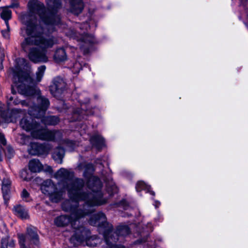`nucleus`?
Returning a JSON list of instances; mask_svg holds the SVG:
<instances>
[{
	"label": "nucleus",
	"instance_id": "c756f323",
	"mask_svg": "<svg viewBox=\"0 0 248 248\" xmlns=\"http://www.w3.org/2000/svg\"><path fill=\"white\" fill-rule=\"evenodd\" d=\"M7 244V239L4 238L1 240V248H6Z\"/></svg>",
	"mask_w": 248,
	"mask_h": 248
},
{
	"label": "nucleus",
	"instance_id": "b1692460",
	"mask_svg": "<svg viewBox=\"0 0 248 248\" xmlns=\"http://www.w3.org/2000/svg\"><path fill=\"white\" fill-rule=\"evenodd\" d=\"M46 69L45 66H41L38 68V70L36 73V80L37 82H40L43 78L44 72Z\"/></svg>",
	"mask_w": 248,
	"mask_h": 248
},
{
	"label": "nucleus",
	"instance_id": "ddd939ff",
	"mask_svg": "<svg viewBox=\"0 0 248 248\" xmlns=\"http://www.w3.org/2000/svg\"><path fill=\"white\" fill-rule=\"evenodd\" d=\"M15 214L22 219H26L29 217L28 211L21 205H17L14 208Z\"/></svg>",
	"mask_w": 248,
	"mask_h": 248
},
{
	"label": "nucleus",
	"instance_id": "473e14b6",
	"mask_svg": "<svg viewBox=\"0 0 248 248\" xmlns=\"http://www.w3.org/2000/svg\"><path fill=\"white\" fill-rule=\"evenodd\" d=\"M8 151L9 152V155H8V157L10 158L13 155L14 151L12 148L10 147L8 148Z\"/></svg>",
	"mask_w": 248,
	"mask_h": 248
},
{
	"label": "nucleus",
	"instance_id": "e433bc0d",
	"mask_svg": "<svg viewBox=\"0 0 248 248\" xmlns=\"http://www.w3.org/2000/svg\"><path fill=\"white\" fill-rule=\"evenodd\" d=\"M160 202L158 201H155V206L156 208L158 207L160 205Z\"/></svg>",
	"mask_w": 248,
	"mask_h": 248
},
{
	"label": "nucleus",
	"instance_id": "5701e85b",
	"mask_svg": "<svg viewBox=\"0 0 248 248\" xmlns=\"http://www.w3.org/2000/svg\"><path fill=\"white\" fill-rule=\"evenodd\" d=\"M79 40L86 44H92L94 42L93 36L92 35L87 34L82 35Z\"/></svg>",
	"mask_w": 248,
	"mask_h": 248
},
{
	"label": "nucleus",
	"instance_id": "f257e3e1",
	"mask_svg": "<svg viewBox=\"0 0 248 248\" xmlns=\"http://www.w3.org/2000/svg\"><path fill=\"white\" fill-rule=\"evenodd\" d=\"M46 2L48 6L52 8L51 11L50 10L46 11L42 3L37 0H31L28 3L30 14L24 15L22 18L26 29H22L21 34L27 36L22 44V48L27 51L29 45H34L41 48V50L36 48H31L29 57L34 62H47L45 50L51 47L55 43L52 39H45L41 34L37 33L34 24L28 20L32 18V16L36 18L35 15H38L41 21L48 26L56 25L60 21L59 17L55 15V9L59 6L60 0H46Z\"/></svg>",
	"mask_w": 248,
	"mask_h": 248
},
{
	"label": "nucleus",
	"instance_id": "20e7f679",
	"mask_svg": "<svg viewBox=\"0 0 248 248\" xmlns=\"http://www.w3.org/2000/svg\"><path fill=\"white\" fill-rule=\"evenodd\" d=\"M31 118H23L20 121L21 127L27 131H31V136L37 139L46 140H54L57 136L60 135L59 132L50 131L46 128H43L37 124L31 121Z\"/></svg>",
	"mask_w": 248,
	"mask_h": 248
},
{
	"label": "nucleus",
	"instance_id": "6ab92c4d",
	"mask_svg": "<svg viewBox=\"0 0 248 248\" xmlns=\"http://www.w3.org/2000/svg\"><path fill=\"white\" fill-rule=\"evenodd\" d=\"M55 60L57 62H62L66 59L65 50L63 48L58 49L54 54Z\"/></svg>",
	"mask_w": 248,
	"mask_h": 248
},
{
	"label": "nucleus",
	"instance_id": "f3484780",
	"mask_svg": "<svg viewBox=\"0 0 248 248\" xmlns=\"http://www.w3.org/2000/svg\"><path fill=\"white\" fill-rule=\"evenodd\" d=\"M64 155V150L63 148H57L53 153V159L58 163H62V159Z\"/></svg>",
	"mask_w": 248,
	"mask_h": 248
},
{
	"label": "nucleus",
	"instance_id": "6e6552de",
	"mask_svg": "<svg viewBox=\"0 0 248 248\" xmlns=\"http://www.w3.org/2000/svg\"><path fill=\"white\" fill-rule=\"evenodd\" d=\"M64 87L65 83L63 80L60 78H56L53 80L50 86V91L53 95L56 96L61 93Z\"/></svg>",
	"mask_w": 248,
	"mask_h": 248
},
{
	"label": "nucleus",
	"instance_id": "a878e982",
	"mask_svg": "<svg viewBox=\"0 0 248 248\" xmlns=\"http://www.w3.org/2000/svg\"><path fill=\"white\" fill-rule=\"evenodd\" d=\"M21 197L22 199L26 202H30L31 200L29 193L25 189L22 191Z\"/></svg>",
	"mask_w": 248,
	"mask_h": 248
},
{
	"label": "nucleus",
	"instance_id": "39448f33",
	"mask_svg": "<svg viewBox=\"0 0 248 248\" xmlns=\"http://www.w3.org/2000/svg\"><path fill=\"white\" fill-rule=\"evenodd\" d=\"M20 248H26V245L33 244L38 245L39 244V237L34 228L29 227L27 229V234L18 235Z\"/></svg>",
	"mask_w": 248,
	"mask_h": 248
},
{
	"label": "nucleus",
	"instance_id": "c85d7f7f",
	"mask_svg": "<svg viewBox=\"0 0 248 248\" xmlns=\"http://www.w3.org/2000/svg\"><path fill=\"white\" fill-rule=\"evenodd\" d=\"M9 30L7 28L5 31H1L3 36L5 38H9Z\"/></svg>",
	"mask_w": 248,
	"mask_h": 248
},
{
	"label": "nucleus",
	"instance_id": "393cba45",
	"mask_svg": "<svg viewBox=\"0 0 248 248\" xmlns=\"http://www.w3.org/2000/svg\"><path fill=\"white\" fill-rule=\"evenodd\" d=\"M8 105L9 106L14 105H18L19 104H21L22 105L24 106L26 105V103L24 101H20L18 99L15 98L14 97L10 96L9 98V100L8 101Z\"/></svg>",
	"mask_w": 248,
	"mask_h": 248
},
{
	"label": "nucleus",
	"instance_id": "7c9ffc66",
	"mask_svg": "<svg viewBox=\"0 0 248 248\" xmlns=\"http://www.w3.org/2000/svg\"><path fill=\"white\" fill-rule=\"evenodd\" d=\"M0 142L3 145L6 144V140L4 135L0 133Z\"/></svg>",
	"mask_w": 248,
	"mask_h": 248
},
{
	"label": "nucleus",
	"instance_id": "9d476101",
	"mask_svg": "<svg viewBox=\"0 0 248 248\" xmlns=\"http://www.w3.org/2000/svg\"><path fill=\"white\" fill-rule=\"evenodd\" d=\"M11 182L8 178L4 179L2 183L1 190L3 197L5 201H8L10 198V187Z\"/></svg>",
	"mask_w": 248,
	"mask_h": 248
},
{
	"label": "nucleus",
	"instance_id": "c9c22d12",
	"mask_svg": "<svg viewBox=\"0 0 248 248\" xmlns=\"http://www.w3.org/2000/svg\"><path fill=\"white\" fill-rule=\"evenodd\" d=\"M9 246L11 247H13L15 246V242L12 240L9 244Z\"/></svg>",
	"mask_w": 248,
	"mask_h": 248
},
{
	"label": "nucleus",
	"instance_id": "ea45409f",
	"mask_svg": "<svg viewBox=\"0 0 248 248\" xmlns=\"http://www.w3.org/2000/svg\"><path fill=\"white\" fill-rule=\"evenodd\" d=\"M105 239H106V241H107V242H108V239L107 237H105Z\"/></svg>",
	"mask_w": 248,
	"mask_h": 248
},
{
	"label": "nucleus",
	"instance_id": "37998d69",
	"mask_svg": "<svg viewBox=\"0 0 248 248\" xmlns=\"http://www.w3.org/2000/svg\"><path fill=\"white\" fill-rule=\"evenodd\" d=\"M89 210H90L91 212H92L93 211V209H89Z\"/></svg>",
	"mask_w": 248,
	"mask_h": 248
},
{
	"label": "nucleus",
	"instance_id": "423d86ee",
	"mask_svg": "<svg viewBox=\"0 0 248 248\" xmlns=\"http://www.w3.org/2000/svg\"><path fill=\"white\" fill-rule=\"evenodd\" d=\"M41 189L42 192L48 195L52 202H57L61 199V194L57 192L55 186L51 180L44 181Z\"/></svg>",
	"mask_w": 248,
	"mask_h": 248
},
{
	"label": "nucleus",
	"instance_id": "58836bf2",
	"mask_svg": "<svg viewBox=\"0 0 248 248\" xmlns=\"http://www.w3.org/2000/svg\"><path fill=\"white\" fill-rule=\"evenodd\" d=\"M84 25L85 26H86V27H87L88 26V24L87 23H85V24H84Z\"/></svg>",
	"mask_w": 248,
	"mask_h": 248
},
{
	"label": "nucleus",
	"instance_id": "9b49d317",
	"mask_svg": "<svg viewBox=\"0 0 248 248\" xmlns=\"http://www.w3.org/2000/svg\"><path fill=\"white\" fill-rule=\"evenodd\" d=\"M71 5V11L75 15L80 14L83 8V3L81 0H72Z\"/></svg>",
	"mask_w": 248,
	"mask_h": 248
},
{
	"label": "nucleus",
	"instance_id": "412c9836",
	"mask_svg": "<svg viewBox=\"0 0 248 248\" xmlns=\"http://www.w3.org/2000/svg\"><path fill=\"white\" fill-rule=\"evenodd\" d=\"M42 146L38 145L36 143H31V148L29 149V152L31 155H36L41 153Z\"/></svg>",
	"mask_w": 248,
	"mask_h": 248
},
{
	"label": "nucleus",
	"instance_id": "2eb2a0df",
	"mask_svg": "<svg viewBox=\"0 0 248 248\" xmlns=\"http://www.w3.org/2000/svg\"><path fill=\"white\" fill-rule=\"evenodd\" d=\"M106 221V217L103 213H100L94 215L93 218L90 220V224L92 225H99L100 223H103Z\"/></svg>",
	"mask_w": 248,
	"mask_h": 248
},
{
	"label": "nucleus",
	"instance_id": "2f4dec72",
	"mask_svg": "<svg viewBox=\"0 0 248 248\" xmlns=\"http://www.w3.org/2000/svg\"><path fill=\"white\" fill-rule=\"evenodd\" d=\"M74 145V143L72 141H70L68 142L67 143V150H68L69 151H72L73 150V145Z\"/></svg>",
	"mask_w": 248,
	"mask_h": 248
},
{
	"label": "nucleus",
	"instance_id": "4c0bfd02",
	"mask_svg": "<svg viewBox=\"0 0 248 248\" xmlns=\"http://www.w3.org/2000/svg\"><path fill=\"white\" fill-rule=\"evenodd\" d=\"M18 61L19 62L21 63V62H25V60L24 59H18Z\"/></svg>",
	"mask_w": 248,
	"mask_h": 248
},
{
	"label": "nucleus",
	"instance_id": "bb28decb",
	"mask_svg": "<svg viewBox=\"0 0 248 248\" xmlns=\"http://www.w3.org/2000/svg\"><path fill=\"white\" fill-rule=\"evenodd\" d=\"M20 177L24 180L28 181L29 179L28 171L26 170H22L20 173Z\"/></svg>",
	"mask_w": 248,
	"mask_h": 248
},
{
	"label": "nucleus",
	"instance_id": "f8f14e48",
	"mask_svg": "<svg viewBox=\"0 0 248 248\" xmlns=\"http://www.w3.org/2000/svg\"><path fill=\"white\" fill-rule=\"evenodd\" d=\"M0 115L1 117L5 120L6 123L14 122L16 121V119L20 116L21 112L19 110L15 109L12 110L11 113V116L9 117H5L4 112L0 109Z\"/></svg>",
	"mask_w": 248,
	"mask_h": 248
},
{
	"label": "nucleus",
	"instance_id": "aec40b11",
	"mask_svg": "<svg viewBox=\"0 0 248 248\" xmlns=\"http://www.w3.org/2000/svg\"><path fill=\"white\" fill-rule=\"evenodd\" d=\"M136 189L137 191H140L141 190H144L147 192H149L152 195L154 196L155 193L154 191L150 190V186L147 185L143 181H139L137 183Z\"/></svg>",
	"mask_w": 248,
	"mask_h": 248
},
{
	"label": "nucleus",
	"instance_id": "a211bd4d",
	"mask_svg": "<svg viewBox=\"0 0 248 248\" xmlns=\"http://www.w3.org/2000/svg\"><path fill=\"white\" fill-rule=\"evenodd\" d=\"M11 11L7 8H3L0 14L1 17L5 21L6 28H7L8 30L9 29L8 20L11 17Z\"/></svg>",
	"mask_w": 248,
	"mask_h": 248
},
{
	"label": "nucleus",
	"instance_id": "f03ea898",
	"mask_svg": "<svg viewBox=\"0 0 248 248\" xmlns=\"http://www.w3.org/2000/svg\"><path fill=\"white\" fill-rule=\"evenodd\" d=\"M73 174L68 170L61 168L55 174V177L58 179L64 180L67 184L66 189L69 198L77 200L79 198H102V194L99 191L101 187L100 180L94 176H91L88 183V187L92 192L85 194L83 189V181L81 179H72Z\"/></svg>",
	"mask_w": 248,
	"mask_h": 248
},
{
	"label": "nucleus",
	"instance_id": "0eeeda50",
	"mask_svg": "<svg viewBox=\"0 0 248 248\" xmlns=\"http://www.w3.org/2000/svg\"><path fill=\"white\" fill-rule=\"evenodd\" d=\"M39 106L35 107L29 111V114L37 118H41L44 115L47 108L49 103L46 98L42 96H39L37 98Z\"/></svg>",
	"mask_w": 248,
	"mask_h": 248
},
{
	"label": "nucleus",
	"instance_id": "cd10ccee",
	"mask_svg": "<svg viewBox=\"0 0 248 248\" xmlns=\"http://www.w3.org/2000/svg\"><path fill=\"white\" fill-rule=\"evenodd\" d=\"M119 233L122 235H126L129 233V229L128 227L124 226L121 229Z\"/></svg>",
	"mask_w": 248,
	"mask_h": 248
},
{
	"label": "nucleus",
	"instance_id": "72a5a7b5",
	"mask_svg": "<svg viewBox=\"0 0 248 248\" xmlns=\"http://www.w3.org/2000/svg\"><path fill=\"white\" fill-rule=\"evenodd\" d=\"M112 189L113 192H111L109 190H108L109 193H111L110 194H112V193H115L117 191V187L115 186H113L112 187Z\"/></svg>",
	"mask_w": 248,
	"mask_h": 248
},
{
	"label": "nucleus",
	"instance_id": "7ed1b4c3",
	"mask_svg": "<svg viewBox=\"0 0 248 248\" xmlns=\"http://www.w3.org/2000/svg\"><path fill=\"white\" fill-rule=\"evenodd\" d=\"M91 196L88 198H79L77 200H69L64 202L62 205L63 210L71 212V217L66 216H61L55 220V224L58 226H63L71 222L73 225V222L77 219L84 217L88 213V212H83L78 206V203L79 201H85V204L84 206L85 210L86 208H90L95 206H98L105 203L107 200L103 198H90Z\"/></svg>",
	"mask_w": 248,
	"mask_h": 248
},
{
	"label": "nucleus",
	"instance_id": "4be33fe9",
	"mask_svg": "<svg viewBox=\"0 0 248 248\" xmlns=\"http://www.w3.org/2000/svg\"><path fill=\"white\" fill-rule=\"evenodd\" d=\"M46 124L55 125L59 122V119L55 116L43 118L41 120Z\"/></svg>",
	"mask_w": 248,
	"mask_h": 248
},
{
	"label": "nucleus",
	"instance_id": "1a4fd4ad",
	"mask_svg": "<svg viewBox=\"0 0 248 248\" xmlns=\"http://www.w3.org/2000/svg\"><path fill=\"white\" fill-rule=\"evenodd\" d=\"M18 92L21 94L26 96L32 95L35 94H39L40 90L36 87H25L24 85H21L18 86Z\"/></svg>",
	"mask_w": 248,
	"mask_h": 248
},
{
	"label": "nucleus",
	"instance_id": "a19ab883",
	"mask_svg": "<svg viewBox=\"0 0 248 248\" xmlns=\"http://www.w3.org/2000/svg\"><path fill=\"white\" fill-rule=\"evenodd\" d=\"M74 239H75V237H73L71 239V240H74Z\"/></svg>",
	"mask_w": 248,
	"mask_h": 248
},
{
	"label": "nucleus",
	"instance_id": "dca6fc26",
	"mask_svg": "<svg viewBox=\"0 0 248 248\" xmlns=\"http://www.w3.org/2000/svg\"><path fill=\"white\" fill-rule=\"evenodd\" d=\"M91 143L98 148H101L104 144V139L99 135L92 137L90 139Z\"/></svg>",
	"mask_w": 248,
	"mask_h": 248
},
{
	"label": "nucleus",
	"instance_id": "4468645a",
	"mask_svg": "<svg viewBox=\"0 0 248 248\" xmlns=\"http://www.w3.org/2000/svg\"><path fill=\"white\" fill-rule=\"evenodd\" d=\"M29 167L32 172H39L42 169V165L38 160L32 159L30 161Z\"/></svg>",
	"mask_w": 248,
	"mask_h": 248
},
{
	"label": "nucleus",
	"instance_id": "79ce46f5",
	"mask_svg": "<svg viewBox=\"0 0 248 248\" xmlns=\"http://www.w3.org/2000/svg\"><path fill=\"white\" fill-rule=\"evenodd\" d=\"M77 238V240H78V241H79V240H80V238Z\"/></svg>",
	"mask_w": 248,
	"mask_h": 248
},
{
	"label": "nucleus",
	"instance_id": "f704fd0d",
	"mask_svg": "<svg viewBox=\"0 0 248 248\" xmlns=\"http://www.w3.org/2000/svg\"><path fill=\"white\" fill-rule=\"evenodd\" d=\"M13 75H14V77H17L20 80V74L19 73H16L15 71L13 72Z\"/></svg>",
	"mask_w": 248,
	"mask_h": 248
}]
</instances>
